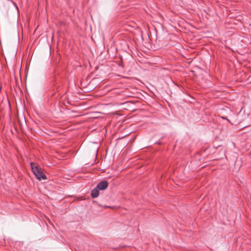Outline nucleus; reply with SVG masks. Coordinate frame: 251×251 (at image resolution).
<instances>
[{"mask_svg": "<svg viewBox=\"0 0 251 251\" xmlns=\"http://www.w3.org/2000/svg\"><path fill=\"white\" fill-rule=\"evenodd\" d=\"M32 172L37 178L39 180H45L47 179L46 175L42 172V171L36 166L33 167V164L31 163Z\"/></svg>", "mask_w": 251, "mask_h": 251, "instance_id": "nucleus-1", "label": "nucleus"}, {"mask_svg": "<svg viewBox=\"0 0 251 251\" xmlns=\"http://www.w3.org/2000/svg\"><path fill=\"white\" fill-rule=\"evenodd\" d=\"M108 185V183L107 181L104 180L98 183L97 185V188L100 190H104L106 189Z\"/></svg>", "mask_w": 251, "mask_h": 251, "instance_id": "nucleus-2", "label": "nucleus"}, {"mask_svg": "<svg viewBox=\"0 0 251 251\" xmlns=\"http://www.w3.org/2000/svg\"><path fill=\"white\" fill-rule=\"evenodd\" d=\"M99 190L97 187L92 190L91 195L92 198H96L98 197L99 194Z\"/></svg>", "mask_w": 251, "mask_h": 251, "instance_id": "nucleus-3", "label": "nucleus"}, {"mask_svg": "<svg viewBox=\"0 0 251 251\" xmlns=\"http://www.w3.org/2000/svg\"><path fill=\"white\" fill-rule=\"evenodd\" d=\"M222 118L224 119H226L228 121V122H229V123L230 122V121L228 119H227L226 118L222 117Z\"/></svg>", "mask_w": 251, "mask_h": 251, "instance_id": "nucleus-4", "label": "nucleus"}]
</instances>
